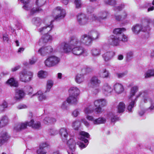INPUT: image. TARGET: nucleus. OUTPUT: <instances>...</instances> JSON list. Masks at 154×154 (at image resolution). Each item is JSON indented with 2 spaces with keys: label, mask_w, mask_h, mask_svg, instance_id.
<instances>
[{
  "label": "nucleus",
  "mask_w": 154,
  "mask_h": 154,
  "mask_svg": "<svg viewBox=\"0 0 154 154\" xmlns=\"http://www.w3.org/2000/svg\"><path fill=\"white\" fill-rule=\"evenodd\" d=\"M6 83L11 86L17 87L18 86V82L15 80L14 78H12L8 79Z\"/></svg>",
  "instance_id": "34"
},
{
  "label": "nucleus",
  "mask_w": 154,
  "mask_h": 154,
  "mask_svg": "<svg viewBox=\"0 0 154 154\" xmlns=\"http://www.w3.org/2000/svg\"><path fill=\"white\" fill-rule=\"evenodd\" d=\"M53 39V37L51 35L48 33L45 34L39 40V42L46 43L49 40H52Z\"/></svg>",
  "instance_id": "24"
},
{
  "label": "nucleus",
  "mask_w": 154,
  "mask_h": 154,
  "mask_svg": "<svg viewBox=\"0 0 154 154\" xmlns=\"http://www.w3.org/2000/svg\"><path fill=\"white\" fill-rule=\"evenodd\" d=\"M19 79L20 81L24 82H28L31 81L33 77V73L30 71L23 70L19 73Z\"/></svg>",
  "instance_id": "8"
},
{
  "label": "nucleus",
  "mask_w": 154,
  "mask_h": 154,
  "mask_svg": "<svg viewBox=\"0 0 154 154\" xmlns=\"http://www.w3.org/2000/svg\"><path fill=\"white\" fill-rule=\"evenodd\" d=\"M86 118L88 120L92 121L93 123L95 125L103 124L106 121V119L103 117H100L95 119L93 116L88 115L86 116Z\"/></svg>",
  "instance_id": "13"
},
{
  "label": "nucleus",
  "mask_w": 154,
  "mask_h": 154,
  "mask_svg": "<svg viewBox=\"0 0 154 154\" xmlns=\"http://www.w3.org/2000/svg\"><path fill=\"white\" fill-rule=\"evenodd\" d=\"M101 81L97 76H94L90 79L88 83L89 87H99Z\"/></svg>",
  "instance_id": "15"
},
{
  "label": "nucleus",
  "mask_w": 154,
  "mask_h": 154,
  "mask_svg": "<svg viewBox=\"0 0 154 154\" xmlns=\"http://www.w3.org/2000/svg\"><path fill=\"white\" fill-rule=\"evenodd\" d=\"M135 99L134 100L131 101L127 107V109L129 112H132L133 110V108L134 107L136 101Z\"/></svg>",
  "instance_id": "44"
},
{
  "label": "nucleus",
  "mask_w": 154,
  "mask_h": 154,
  "mask_svg": "<svg viewBox=\"0 0 154 154\" xmlns=\"http://www.w3.org/2000/svg\"><path fill=\"white\" fill-rule=\"evenodd\" d=\"M71 38L68 42H63L58 45L57 50L60 52L65 53H72L75 55L84 54L87 51L80 45H75L71 43Z\"/></svg>",
  "instance_id": "1"
},
{
  "label": "nucleus",
  "mask_w": 154,
  "mask_h": 154,
  "mask_svg": "<svg viewBox=\"0 0 154 154\" xmlns=\"http://www.w3.org/2000/svg\"><path fill=\"white\" fill-rule=\"evenodd\" d=\"M125 105L124 102H120L117 106V112L119 113H123L125 110Z\"/></svg>",
  "instance_id": "28"
},
{
  "label": "nucleus",
  "mask_w": 154,
  "mask_h": 154,
  "mask_svg": "<svg viewBox=\"0 0 154 154\" xmlns=\"http://www.w3.org/2000/svg\"><path fill=\"white\" fill-rule=\"evenodd\" d=\"M118 120V118L116 116H111V120L112 122H115Z\"/></svg>",
  "instance_id": "63"
},
{
  "label": "nucleus",
  "mask_w": 154,
  "mask_h": 154,
  "mask_svg": "<svg viewBox=\"0 0 154 154\" xmlns=\"http://www.w3.org/2000/svg\"><path fill=\"white\" fill-rule=\"evenodd\" d=\"M113 91L112 88L108 83H104L102 87L101 91L102 93L106 96L110 94Z\"/></svg>",
  "instance_id": "18"
},
{
  "label": "nucleus",
  "mask_w": 154,
  "mask_h": 154,
  "mask_svg": "<svg viewBox=\"0 0 154 154\" xmlns=\"http://www.w3.org/2000/svg\"><path fill=\"white\" fill-rule=\"evenodd\" d=\"M90 136V135L88 133L84 131H81L79 132L78 138L84 141L85 143H88V141L86 138H88Z\"/></svg>",
  "instance_id": "19"
},
{
  "label": "nucleus",
  "mask_w": 154,
  "mask_h": 154,
  "mask_svg": "<svg viewBox=\"0 0 154 154\" xmlns=\"http://www.w3.org/2000/svg\"><path fill=\"white\" fill-rule=\"evenodd\" d=\"M37 153L38 154H46V152H45L44 149H39L37 151Z\"/></svg>",
  "instance_id": "55"
},
{
  "label": "nucleus",
  "mask_w": 154,
  "mask_h": 154,
  "mask_svg": "<svg viewBox=\"0 0 154 154\" xmlns=\"http://www.w3.org/2000/svg\"><path fill=\"white\" fill-rule=\"evenodd\" d=\"M93 108L91 106H89L86 107L85 109V113L86 115L91 113L93 111Z\"/></svg>",
  "instance_id": "46"
},
{
  "label": "nucleus",
  "mask_w": 154,
  "mask_h": 154,
  "mask_svg": "<svg viewBox=\"0 0 154 154\" xmlns=\"http://www.w3.org/2000/svg\"><path fill=\"white\" fill-rule=\"evenodd\" d=\"M88 35L90 38H91V40L92 41L93 40L97 39L99 34L97 31L93 30L91 31Z\"/></svg>",
  "instance_id": "27"
},
{
  "label": "nucleus",
  "mask_w": 154,
  "mask_h": 154,
  "mask_svg": "<svg viewBox=\"0 0 154 154\" xmlns=\"http://www.w3.org/2000/svg\"><path fill=\"white\" fill-rule=\"evenodd\" d=\"M17 107L18 109H20L26 108L27 107V106L25 105L20 104Z\"/></svg>",
  "instance_id": "60"
},
{
  "label": "nucleus",
  "mask_w": 154,
  "mask_h": 154,
  "mask_svg": "<svg viewBox=\"0 0 154 154\" xmlns=\"http://www.w3.org/2000/svg\"><path fill=\"white\" fill-rule=\"evenodd\" d=\"M99 74L100 77L103 78H108L109 75L108 71L105 69L100 70Z\"/></svg>",
  "instance_id": "37"
},
{
  "label": "nucleus",
  "mask_w": 154,
  "mask_h": 154,
  "mask_svg": "<svg viewBox=\"0 0 154 154\" xmlns=\"http://www.w3.org/2000/svg\"><path fill=\"white\" fill-rule=\"evenodd\" d=\"M50 120V117H47L45 118L43 120V122L45 124H48Z\"/></svg>",
  "instance_id": "58"
},
{
  "label": "nucleus",
  "mask_w": 154,
  "mask_h": 154,
  "mask_svg": "<svg viewBox=\"0 0 154 154\" xmlns=\"http://www.w3.org/2000/svg\"><path fill=\"white\" fill-rule=\"evenodd\" d=\"M69 97L67 99L68 103L75 104L78 102V96L80 94V90L77 87H71L69 90Z\"/></svg>",
  "instance_id": "3"
},
{
  "label": "nucleus",
  "mask_w": 154,
  "mask_h": 154,
  "mask_svg": "<svg viewBox=\"0 0 154 154\" xmlns=\"http://www.w3.org/2000/svg\"><path fill=\"white\" fill-rule=\"evenodd\" d=\"M80 125V122L79 120H75L73 122L72 126L75 130H78Z\"/></svg>",
  "instance_id": "43"
},
{
  "label": "nucleus",
  "mask_w": 154,
  "mask_h": 154,
  "mask_svg": "<svg viewBox=\"0 0 154 154\" xmlns=\"http://www.w3.org/2000/svg\"><path fill=\"white\" fill-rule=\"evenodd\" d=\"M92 88L91 91L92 93L94 94H96L100 91L99 87H90Z\"/></svg>",
  "instance_id": "47"
},
{
  "label": "nucleus",
  "mask_w": 154,
  "mask_h": 154,
  "mask_svg": "<svg viewBox=\"0 0 154 154\" xmlns=\"http://www.w3.org/2000/svg\"><path fill=\"white\" fill-rule=\"evenodd\" d=\"M77 144L79 145L80 148L81 149H83L85 148L87 146L88 144H85L83 143H81L80 142H78L77 143Z\"/></svg>",
  "instance_id": "52"
},
{
  "label": "nucleus",
  "mask_w": 154,
  "mask_h": 154,
  "mask_svg": "<svg viewBox=\"0 0 154 154\" xmlns=\"http://www.w3.org/2000/svg\"><path fill=\"white\" fill-rule=\"evenodd\" d=\"M37 75L38 77L40 79H45L47 76L48 73L47 72L41 70L38 72Z\"/></svg>",
  "instance_id": "40"
},
{
  "label": "nucleus",
  "mask_w": 154,
  "mask_h": 154,
  "mask_svg": "<svg viewBox=\"0 0 154 154\" xmlns=\"http://www.w3.org/2000/svg\"><path fill=\"white\" fill-rule=\"evenodd\" d=\"M145 78L150 77L154 76V70L150 69L148 70L144 74Z\"/></svg>",
  "instance_id": "45"
},
{
  "label": "nucleus",
  "mask_w": 154,
  "mask_h": 154,
  "mask_svg": "<svg viewBox=\"0 0 154 154\" xmlns=\"http://www.w3.org/2000/svg\"><path fill=\"white\" fill-rule=\"evenodd\" d=\"M126 29L124 28H116L114 29L113 31L114 34L117 35H120V34L123 32L126 31Z\"/></svg>",
  "instance_id": "42"
},
{
  "label": "nucleus",
  "mask_w": 154,
  "mask_h": 154,
  "mask_svg": "<svg viewBox=\"0 0 154 154\" xmlns=\"http://www.w3.org/2000/svg\"><path fill=\"white\" fill-rule=\"evenodd\" d=\"M115 55V53L113 51L107 52L102 55L103 58L106 61H108L111 60Z\"/></svg>",
  "instance_id": "23"
},
{
  "label": "nucleus",
  "mask_w": 154,
  "mask_h": 154,
  "mask_svg": "<svg viewBox=\"0 0 154 154\" xmlns=\"http://www.w3.org/2000/svg\"><path fill=\"white\" fill-rule=\"evenodd\" d=\"M71 43L75 45H88L90 44L91 41L88 35L84 34L82 35L79 39L75 36H72L71 38Z\"/></svg>",
  "instance_id": "5"
},
{
  "label": "nucleus",
  "mask_w": 154,
  "mask_h": 154,
  "mask_svg": "<svg viewBox=\"0 0 154 154\" xmlns=\"http://www.w3.org/2000/svg\"><path fill=\"white\" fill-rule=\"evenodd\" d=\"M152 20L150 19H146L143 23V26L141 24H136L132 28L133 32L136 34H138L141 30L146 32L149 30L148 24L151 22Z\"/></svg>",
  "instance_id": "6"
},
{
  "label": "nucleus",
  "mask_w": 154,
  "mask_h": 154,
  "mask_svg": "<svg viewBox=\"0 0 154 154\" xmlns=\"http://www.w3.org/2000/svg\"><path fill=\"white\" fill-rule=\"evenodd\" d=\"M67 144L69 149L73 151L75 149L76 143L75 140L73 138H70L67 142Z\"/></svg>",
  "instance_id": "25"
},
{
  "label": "nucleus",
  "mask_w": 154,
  "mask_h": 154,
  "mask_svg": "<svg viewBox=\"0 0 154 154\" xmlns=\"http://www.w3.org/2000/svg\"><path fill=\"white\" fill-rule=\"evenodd\" d=\"M53 82L52 80H48L47 81L46 86V90L45 92H49L53 85Z\"/></svg>",
  "instance_id": "41"
},
{
  "label": "nucleus",
  "mask_w": 154,
  "mask_h": 154,
  "mask_svg": "<svg viewBox=\"0 0 154 154\" xmlns=\"http://www.w3.org/2000/svg\"><path fill=\"white\" fill-rule=\"evenodd\" d=\"M141 95H142L143 97V100L145 103H147L148 101L151 100L147 94L146 93L145 91H140L139 92L138 94L136 95L135 100H137V99L140 97Z\"/></svg>",
  "instance_id": "21"
},
{
  "label": "nucleus",
  "mask_w": 154,
  "mask_h": 154,
  "mask_svg": "<svg viewBox=\"0 0 154 154\" xmlns=\"http://www.w3.org/2000/svg\"><path fill=\"white\" fill-rule=\"evenodd\" d=\"M0 106H1L4 111L5 109L6 108L8 107V104L6 101H4Z\"/></svg>",
  "instance_id": "51"
},
{
  "label": "nucleus",
  "mask_w": 154,
  "mask_h": 154,
  "mask_svg": "<svg viewBox=\"0 0 154 154\" xmlns=\"http://www.w3.org/2000/svg\"><path fill=\"white\" fill-rule=\"evenodd\" d=\"M109 14L108 12L106 11H103L100 12L97 16L95 14H93L92 18L94 20L102 23L103 20H106Z\"/></svg>",
  "instance_id": "10"
},
{
  "label": "nucleus",
  "mask_w": 154,
  "mask_h": 154,
  "mask_svg": "<svg viewBox=\"0 0 154 154\" xmlns=\"http://www.w3.org/2000/svg\"><path fill=\"white\" fill-rule=\"evenodd\" d=\"M79 111L78 109L74 110L72 112V116L74 117H76L79 114Z\"/></svg>",
  "instance_id": "53"
},
{
  "label": "nucleus",
  "mask_w": 154,
  "mask_h": 154,
  "mask_svg": "<svg viewBox=\"0 0 154 154\" xmlns=\"http://www.w3.org/2000/svg\"><path fill=\"white\" fill-rule=\"evenodd\" d=\"M53 51V49L51 46L43 47L40 48L38 53L43 56H45L48 54L51 53Z\"/></svg>",
  "instance_id": "16"
},
{
  "label": "nucleus",
  "mask_w": 154,
  "mask_h": 154,
  "mask_svg": "<svg viewBox=\"0 0 154 154\" xmlns=\"http://www.w3.org/2000/svg\"><path fill=\"white\" fill-rule=\"evenodd\" d=\"M25 95L24 91L21 90H17L16 91L15 97L17 100H20L23 98Z\"/></svg>",
  "instance_id": "31"
},
{
  "label": "nucleus",
  "mask_w": 154,
  "mask_h": 154,
  "mask_svg": "<svg viewBox=\"0 0 154 154\" xmlns=\"http://www.w3.org/2000/svg\"><path fill=\"white\" fill-rule=\"evenodd\" d=\"M60 134L63 140H66L68 135L67 130L65 128H61L60 131Z\"/></svg>",
  "instance_id": "32"
},
{
  "label": "nucleus",
  "mask_w": 154,
  "mask_h": 154,
  "mask_svg": "<svg viewBox=\"0 0 154 154\" xmlns=\"http://www.w3.org/2000/svg\"><path fill=\"white\" fill-rule=\"evenodd\" d=\"M48 146V145L46 143H42L40 144L39 149H44V148L47 147Z\"/></svg>",
  "instance_id": "57"
},
{
  "label": "nucleus",
  "mask_w": 154,
  "mask_h": 154,
  "mask_svg": "<svg viewBox=\"0 0 154 154\" xmlns=\"http://www.w3.org/2000/svg\"><path fill=\"white\" fill-rule=\"evenodd\" d=\"M138 87L136 85L133 86L131 88L130 96L129 97V99H131L132 97L135 95L136 93L138 91Z\"/></svg>",
  "instance_id": "36"
},
{
  "label": "nucleus",
  "mask_w": 154,
  "mask_h": 154,
  "mask_svg": "<svg viewBox=\"0 0 154 154\" xmlns=\"http://www.w3.org/2000/svg\"><path fill=\"white\" fill-rule=\"evenodd\" d=\"M91 53L93 57H97L101 54V50L98 48H93L91 51Z\"/></svg>",
  "instance_id": "35"
},
{
  "label": "nucleus",
  "mask_w": 154,
  "mask_h": 154,
  "mask_svg": "<svg viewBox=\"0 0 154 154\" xmlns=\"http://www.w3.org/2000/svg\"><path fill=\"white\" fill-rule=\"evenodd\" d=\"M37 60L34 58L30 59L29 61V64L30 65H33L36 62Z\"/></svg>",
  "instance_id": "56"
},
{
  "label": "nucleus",
  "mask_w": 154,
  "mask_h": 154,
  "mask_svg": "<svg viewBox=\"0 0 154 154\" xmlns=\"http://www.w3.org/2000/svg\"><path fill=\"white\" fill-rule=\"evenodd\" d=\"M36 96L37 97L38 100L40 101H43L47 98L46 96L41 91H38L36 93L33 94L32 96Z\"/></svg>",
  "instance_id": "26"
},
{
  "label": "nucleus",
  "mask_w": 154,
  "mask_h": 154,
  "mask_svg": "<svg viewBox=\"0 0 154 154\" xmlns=\"http://www.w3.org/2000/svg\"><path fill=\"white\" fill-rule=\"evenodd\" d=\"M54 12L56 14L55 19L60 20L63 18L66 15L65 11L60 7H57L54 10Z\"/></svg>",
  "instance_id": "12"
},
{
  "label": "nucleus",
  "mask_w": 154,
  "mask_h": 154,
  "mask_svg": "<svg viewBox=\"0 0 154 154\" xmlns=\"http://www.w3.org/2000/svg\"><path fill=\"white\" fill-rule=\"evenodd\" d=\"M8 138L9 137L6 132H2L0 136V144H2L7 141Z\"/></svg>",
  "instance_id": "30"
},
{
  "label": "nucleus",
  "mask_w": 154,
  "mask_h": 154,
  "mask_svg": "<svg viewBox=\"0 0 154 154\" xmlns=\"http://www.w3.org/2000/svg\"><path fill=\"white\" fill-rule=\"evenodd\" d=\"M67 103H68L67 101L66 102L64 101L62 103L61 106V107L62 109H65L66 108L68 105Z\"/></svg>",
  "instance_id": "54"
},
{
  "label": "nucleus",
  "mask_w": 154,
  "mask_h": 154,
  "mask_svg": "<svg viewBox=\"0 0 154 154\" xmlns=\"http://www.w3.org/2000/svg\"><path fill=\"white\" fill-rule=\"evenodd\" d=\"M94 104L96 107L95 109V112L97 113H100L102 112L101 107L106 105V102L104 99H100L95 100Z\"/></svg>",
  "instance_id": "11"
},
{
  "label": "nucleus",
  "mask_w": 154,
  "mask_h": 154,
  "mask_svg": "<svg viewBox=\"0 0 154 154\" xmlns=\"http://www.w3.org/2000/svg\"><path fill=\"white\" fill-rule=\"evenodd\" d=\"M46 0H36V3L37 6L36 8H33L31 11V14L32 15L37 12H40L42 10V9L40 8L43 6L46 2Z\"/></svg>",
  "instance_id": "14"
},
{
  "label": "nucleus",
  "mask_w": 154,
  "mask_h": 154,
  "mask_svg": "<svg viewBox=\"0 0 154 154\" xmlns=\"http://www.w3.org/2000/svg\"><path fill=\"white\" fill-rule=\"evenodd\" d=\"M23 5V8L26 10H29L31 5L29 4V0H19Z\"/></svg>",
  "instance_id": "38"
},
{
  "label": "nucleus",
  "mask_w": 154,
  "mask_h": 154,
  "mask_svg": "<svg viewBox=\"0 0 154 154\" xmlns=\"http://www.w3.org/2000/svg\"><path fill=\"white\" fill-rule=\"evenodd\" d=\"M74 3L76 8H81L82 5L81 0H74Z\"/></svg>",
  "instance_id": "48"
},
{
  "label": "nucleus",
  "mask_w": 154,
  "mask_h": 154,
  "mask_svg": "<svg viewBox=\"0 0 154 154\" xmlns=\"http://www.w3.org/2000/svg\"><path fill=\"white\" fill-rule=\"evenodd\" d=\"M28 123L26 122L15 125L14 128V131H19L22 129L26 128L27 125L28 126Z\"/></svg>",
  "instance_id": "22"
},
{
  "label": "nucleus",
  "mask_w": 154,
  "mask_h": 154,
  "mask_svg": "<svg viewBox=\"0 0 154 154\" xmlns=\"http://www.w3.org/2000/svg\"><path fill=\"white\" fill-rule=\"evenodd\" d=\"M114 18L118 21H122L127 18L128 14L125 11H123L121 15L116 14L113 15Z\"/></svg>",
  "instance_id": "20"
},
{
  "label": "nucleus",
  "mask_w": 154,
  "mask_h": 154,
  "mask_svg": "<svg viewBox=\"0 0 154 154\" xmlns=\"http://www.w3.org/2000/svg\"><path fill=\"white\" fill-rule=\"evenodd\" d=\"M60 58L55 55L49 56L44 61L45 66L48 67H51L57 65L60 62Z\"/></svg>",
  "instance_id": "7"
},
{
  "label": "nucleus",
  "mask_w": 154,
  "mask_h": 154,
  "mask_svg": "<svg viewBox=\"0 0 154 154\" xmlns=\"http://www.w3.org/2000/svg\"><path fill=\"white\" fill-rule=\"evenodd\" d=\"M75 80L77 83H81L84 80V75L82 74H78L76 76Z\"/></svg>",
  "instance_id": "39"
},
{
  "label": "nucleus",
  "mask_w": 154,
  "mask_h": 154,
  "mask_svg": "<svg viewBox=\"0 0 154 154\" xmlns=\"http://www.w3.org/2000/svg\"><path fill=\"white\" fill-rule=\"evenodd\" d=\"M113 91L117 94H120L124 92L125 90L123 85L119 82H116L113 85Z\"/></svg>",
  "instance_id": "17"
},
{
  "label": "nucleus",
  "mask_w": 154,
  "mask_h": 154,
  "mask_svg": "<svg viewBox=\"0 0 154 154\" xmlns=\"http://www.w3.org/2000/svg\"><path fill=\"white\" fill-rule=\"evenodd\" d=\"M0 121H1V126L2 127H4L8 124L9 119L7 116H4L1 118Z\"/></svg>",
  "instance_id": "33"
},
{
  "label": "nucleus",
  "mask_w": 154,
  "mask_h": 154,
  "mask_svg": "<svg viewBox=\"0 0 154 154\" xmlns=\"http://www.w3.org/2000/svg\"><path fill=\"white\" fill-rule=\"evenodd\" d=\"M56 121V120L55 118L50 117V120L48 124L54 123H55Z\"/></svg>",
  "instance_id": "59"
},
{
  "label": "nucleus",
  "mask_w": 154,
  "mask_h": 154,
  "mask_svg": "<svg viewBox=\"0 0 154 154\" xmlns=\"http://www.w3.org/2000/svg\"><path fill=\"white\" fill-rule=\"evenodd\" d=\"M28 126H31L32 128L35 129L39 128L41 126L40 122H34V121L33 119H32L29 122Z\"/></svg>",
  "instance_id": "29"
},
{
  "label": "nucleus",
  "mask_w": 154,
  "mask_h": 154,
  "mask_svg": "<svg viewBox=\"0 0 154 154\" xmlns=\"http://www.w3.org/2000/svg\"><path fill=\"white\" fill-rule=\"evenodd\" d=\"M27 91L29 92V94H32V87L30 86H29L27 87Z\"/></svg>",
  "instance_id": "62"
},
{
  "label": "nucleus",
  "mask_w": 154,
  "mask_h": 154,
  "mask_svg": "<svg viewBox=\"0 0 154 154\" xmlns=\"http://www.w3.org/2000/svg\"><path fill=\"white\" fill-rule=\"evenodd\" d=\"M76 17L78 23L81 25H85L91 21V20L89 17L82 13H79Z\"/></svg>",
  "instance_id": "9"
},
{
  "label": "nucleus",
  "mask_w": 154,
  "mask_h": 154,
  "mask_svg": "<svg viewBox=\"0 0 154 154\" xmlns=\"http://www.w3.org/2000/svg\"><path fill=\"white\" fill-rule=\"evenodd\" d=\"M127 36L124 34L116 36H112L109 40V43L113 46L121 45L123 43L127 42Z\"/></svg>",
  "instance_id": "4"
},
{
  "label": "nucleus",
  "mask_w": 154,
  "mask_h": 154,
  "mask_svg": "<svg viewBox=\"0 0 154 154\" xmlns=\"http://www.w3.org/2000/svg\"><path fill=\"white\" fill-rule=\"evenodd\" d=\"M116 75L118 78H121L124 77L125 75V74L124 73H118L116 74Z\"/></svg>",
  "instance_id": "64"
},
{
  "label": "nucleus",
  "mask_w": 154,
  "mask_h": 154,
  "mask_svg": "<svg viewBox=\"0 0 154 154\" xmlns=\"http://www.w3.org/2000/svg\"><path fill=\"white\" fill-rule=\"evenodd\" d=\"M34 24L37 27L38 31L41 34L48 33L54 28L51 20L49 23H48L39 18H36L33 20Z\"/></svg>",
  "instance_id": "2"
},
{
  "label": "nucleus",
  "mask_w": 154,
  "mask_h": 154,
  "mask_svg": "<svg viewBox=\"0 0 154 154\" xmlns=\"http://www.w3.org/2000/svg\"><path fill=\"white\" fill-rule=\"evenodd\" d=\"M81 122L83 123L86 126H89V123L85 119H82L81 120Z\"/></svg>",
  "instance_id": "61"
},
{
  "label": "nucleus",
  "mask_w": 154,
  "mask_h": 154,
  "mask_svg": "<svg viewBox=\"0 0 154 154\" xmlns=\"http://www.w3.org/2000/svg\"><path fill=\"white\" fill-rule=\"evenodd\" d=\"M49 133L50 135H55L56 134L58 133V131L54 129H50L49 131Z\"/></svg>",
  "instance_id": "50"
},
{
  "label": "nucleus",
  "mask_w": 154,
  "mask_h": 154,
  "mask_svg": "<svg viewBox=\"0 0 154 154\" xmlns=\"http://www.w3.org/2000/svg\"><path fill=\"white\" fill-rule=\"evenodd\" d=\"M105 3L110 5H114L116 4L115 0H104Z\"/></svg>",
  "instance_id": "49"
}]
</instances>
